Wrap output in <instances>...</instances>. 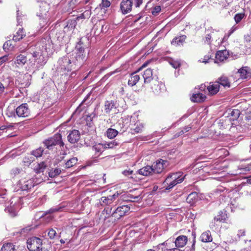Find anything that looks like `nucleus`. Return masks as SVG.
<instances>
[{"label":"nucleus","mask_w":251,"mask_h":251,"mask_svg":"<svg viewBox=\"0 0 251 251\" xmlns=\"http://www.w3.org/2000/svg\"><path fill=\"white\" fill-rule=\"evenodd\" d=\"M111 208L109 210H108V209H104V210L103 211V213H104V212H105L106 213L107 215H110L111 214Z\"/></svg>","instance_id":"nucleus-58"},{"label":"nucleus","mask_w":251,"mask_h":251,"mask_svg":"<svg viewBox=\"0 0 251 251\" xmlns=\"http://www.w3.org/2000/svg\"><path fill=\"white\" fill-rule=\"evenodd\" d=\"M8 60V55H4L1 57H0V65Z\"/></svg>","instance_id":"nucleus-50"},{"label":"nucleus","mask_w":251,"mask_h":251,"mask_svg":"<svg viewBox=\"0 0 251 251\" xmlns=\"http://www.w3.org/2000/svg\"><path fill=\"white\" fill-rule=\"evenodd\" d=\"M43 149L42 148H39L31 152V154L36 157H41L43 152Z\"/></svg>","instance_id":"nucleus-40"},{"label":"nucleus","mask_w":251,"mask_h":251,"mask_svg":"<svg viewBox=\"0 0 251 251\" xmlns=\"http://www.w3.org/2000/svg\"><path fill=\"white\" fill-rule=\"evenodd\" d=\"M111 3L108 0H102L101 3L100 4L99 7L100 8H107L110 6Z\"/></svg>","instance_id":"nucleus-42"},{"label":"nucleus","mask_w":251,"mask_h":251,"mask_svg":"<svg viewBox=\"0 0 251 251\" xmlns=\"http://www.w3.org/2000/svg\"><path fill=\"white\" fill-rule=\"evenodd\" d=\"M92 149L95 151L96 154L99 155L105 149L104 146H103V144L98 143L94 145L92 147Z\"/></svg>","instance_id":"nucleus-28"},{"label":"nucleus","mask_w":251,"mask_h":251,"mask_svg":"<svg viewBox=\"0 0 251 251\" xmlns=\"http://www.w3.org/2000/svg\"><path fill=\"white\" fill-rule=\"evenodd\" d=\"M86 99H87V98H85V99L83 100L81 102V103L79 104V106H78V107L77 108V109H76V110H77H77H79V111L80 112V111L82 110L81 109L79 110V109L80 108V107H81V105L83 104V103L86 101Z\"/></svg>","instance_id":"nucleus-57"},{"label":"nucleus","mask_w":251,"mask_h":251,"mask_svg":"<svg viewBox=\"0 0 251 251\" xmlns=\"http://www.w3.org/2000/svg\"><path fill=\"white\" fill-rule=\"evenodd\" d=\"M119 196V193L116 192L112 195H109L107 197H102L100 200V205L103 206L112 204Z\"/></svg>","instance_id":"nucleus-9"},{"label":"nucleus","mask_w":251,"mask_h":251,"mask_svg":"<svg viewBox=\"0 0 251 251\" xmlns=\"http://www.w3.org/2000/svg\"><path fill=\"white\" fill-rule=\"evenodd\" d=\"M166 251H181L179 249L177 248L167 249Z\"/></svg>","instance_id":"nucleus-64"},{"label":"nucleus","mask_w":251,"mask_h":251,"mask_svg":"<svg viewBox=\"0 0 251 251\" xmlns=\"http://www.w3.org/2000/svg\"><path fill=\"white\" fill-rule=\"evenodd\" d=\"M61 172V170L58 168L51 169L49 173V176L50 177H54L59 175Z\"/></svg>","instance_id":"nucleus-38"},{"label":"nucleus","mask_w":251,"mask_h":251,"mask_svg":"<svg viewBox=\"0 0 251 251\" xmlns=\"http://www.w3.org/2000/svg\"><path fill=\"white\" fill-rule=\"evenodd\" d=\"M133 2L131 0H122L120 3V9L123 14L129 13L132 9Z\"/></svg>","instance_id":"nucleus-10"},{"label":"nucleus","mask_w":251,"mask_h":251,"mask_svg":"<svg viewBox=\"0 0 251 251\" xmlns=\"http://www.w3.org/2000/svg\"><path fill=\"white\" fill-rule=\"evenodd\" d=\"M76 55L75 56L74 65L77 66V68H79L83 64L85 59V52L84 48L82 47L81 43H78L76 46Z\"/></svg>","instance_id":"nucleus-3"},{"label":"nucleus","mask_w":251,"mask_h":251,"mask_svg":"<svg viewBox=\"0 0 251 251\" xmlns=\"http://www.w3.org/2000/svg\"><path fill=\"white\" fill-rule=\"evenodd\" d=\"M169 63L170 65L175 69L179 68L181 65V63L179 60L171 59L169 61Z\"/></svg>","instance_id":"nucleus-41"},{"label":"nucleus","mask_w":251,"mask_h":251,"mask_svg":"<svg viewBox=\"0 0 251 251\" xmlns=\"http://www.w3.org/2000/svg\"><path fill=\"white\" fill-rule=\"evenodd\" d=\"M187 241L188 238L187 236L185 235H180L176 238L175 243L176 247L182 248L186 245Z\"/></svg>","instance_id":"nucleus-16"},{"label":"nucleus","mask_w":251,"mask_h":251,"mask_svg":"<svg viewBox=\"0 0 251 251\" xmlns=\"http://www.w3.org/2000/svg\"><path fill=\"white\" fill-rule=\"evenodd\" d=\"M6 114L9 117H15L16 116H17L16 113V109L12 111H10L9 109H8L7 111Z\"/></svg>","instance_id":"nucleus-48"},{"label":"nucleus","mask_w":251,"mask_h":251,"mask_svg":"<svg viewBox=\"0 0 251 251\" xmlns=\"http://www.w3.org/2000/svg\"><path fill=\"white\" fill-rule=\"evenodd\" d=\"M76 25V21L75 19L69 20L67 23L66 25L64 27L63 32L64 33H68L73 30Z\"/></svg>","instance_id":"nucleus-20"},{"label":"nucleus","mask_w":251,"mask_h":251,"mask_svg":"<svg viewBox=\"0 0 251 251\" xmlns=\"http://www.w3.org/2000/svg\"><path fill=\"white\" fill-rule=\"evenodd\" d=\"M152 75V70L151 69L149 68L146 69L142 75L144 79V83H148L151 82L153 79Z\"/></svg>","instance_id":"nucleus-21"},{"label":"nucleus","mask_w":251,"mask_h":251,"mask_svg":"<svg viewBox=\"0 0 251 251\" xmlns=\"http://www.w3.org/2000/svg\"><path fill=\"white\" fill-rule=\"evenodd\" d=\"M1 251H17L15 246L12 243L4 244L1 248Z\"/></svg>","instance_id":"nucleus-32"},{"label":"nucleus","mask_w":251,"mask_h":251,"mask_svg":"<svg viewBox=\"0 0 251 251\" xmlns=\"http://www.w3.org/2000/svg\"><path fill=\"white\" fill-rule=\"evenodd\" d=\"M245 17L244 13H238L234 16V20L236 24L239 23Z\"/></svg>","instance_id":"nucleus-43"},{"label":"nucleus","mask_w":251,"mask_h":251,"mask_svg":"<svg viewBox=\"0 0 251 251\" xmlns=\"http://www.w3.org/2000/svg\"><path fill=\"white\" fill-rule=\"evenodd\" d=\"M12 172L14 174H19L20 173V169L15 168L12 170Z\"/></svg>","instance_id":"nucleus-59"},{"label":"nucleus","mask_w":251,"mask_h":251,"mask_svg":"<svg viewBox=\"0 0 251 251\" xmlns=\"http://www.w3.org/2000/svg\"><path fill=\"white\" fill-rule=\"evenodd\" d=\"M139 174L143 176H147L153 173L152 167L146 166L138 171Z\"/></svg>","instance_id":"nucleus-26"},{"label":"nucleus","mask_w":251,"mask_h":251,"mask_svg":"<svg viewBox=\"0 0 251 251\" xmlns=\"http://www.w3.org/2000/svg\"><path fill=\"white\" fill-rule=\"evenodd\" d=\"M238 72L242 79H246L251 75V69L247 66L242 67L238 70Z\"/></svg>","instance_id":"nucleus-17"},{"label":"nucleus","mask_w":251,"mask_h":251,"mask_svg":"<svg viewBox=\"0 0 251 251\" xmlns=\"http://www.w3.org/2000/svg\"><path fill=\"white\" fill-rule=\"evenodd\" d=\"M205 95L200 92L193 94L192 97L191 98L192 101L196 102H203L205 100Z\"/></svg>","instance_id":"nucleus-22"},{"label":"nucleus","mask_w":251,"mask_h":251,"mask_svg":"<svg viewBox=\"0 0 251 251\" xmlns=\"http://www.w3.org/2000/svg\"><path fill=\"white\" fill-rule=\"evenodd\" d=\"M127 197L131 199L129 201L132 202H139L142 199L141 192L136 190H131L127 194Z\"/></svg>","instance_id":"nucleus-13"},{"label":"nucleus","mask_w":251,"mask_h":251,"mask_svg":"<svg viewBox=\"0 0 251 251\" xmlns=\"http://www.w3.org/2000/svg\"><path fill=\"white\" fill-rule=\"evenodd\" d=\"M118 133V131L113 128H109L106 131V135L108 138L113 139L115 137Z\"/></svg>","instance_id":"nucleus-34"},{"label":"nucleus","mask_w":251,"mask_h":251,"mask_svg":"<svg viewBox=\"0 0 251 251\" xmlns=\"http://www.w3.org/2000/svg\"><path fill=\"white\" fill-rule=\"evenodd\" d=\"M136 1V7H139L142 3V0H135Z\"/></svg>","instance_id":"nucleus-55"},{"label":"nucleus","mask_w":251,"mask_h":251,"mask_svg":"<svg viewBox=\"0 0 251 251\" xmlns=\"http://www.w3.org/2000/svg\"><path fill=\"white\" fill-rule=\"evenodd\" d=\"M219 85L218 83L215 82V83H213L209 86H208L207 88L209 93L210 95H215L217 94L219 91Z\"/></svg>","instance_id":"nucleus-25"},{"label":"nucleus","mask_w":251,"mask_h":251,"mask_svg":"<svg viewBox=\"0 0 251 251\" xmlns=\"http://www.w3.org/2000/svg\"><path fill=\"white\" fill-rule=\"evenodd\" d=\"M95 117V114L94 113L91 114L89 116H88L86 118L87 121H92L93 118Z\"/></svg>","instance_id":"nucleus-52"},{"label":"nucleus","mask_w":251,"mask_h":251,"mask_svg":"<svg viewBox=\"0 0 251 251\" xmlns=\"http://www.w3.org/2000/svg\"><path fill=\"white\" fill-rule=\"evenodd\" d=\"M179 173H174L170 174L168 176L163 183V185L164 187L165 188V190H170L177 184L181 183L183 181L184 178H179Z\"/></svg>","instance_id":"nucleus-2"},{"label":"nucleus","mask_w":251,"mask_h":251,"mask_svg":"<svg viewBox=\"0 0 251 251\" xmlns=\"http://www.w3.org/2000/svg\"><path fill=\"white\" fill-rule=\"evenodd\" d=\"M34 186L32 179H21L17 184V187L22 191H28Z\"/></svg>","instance_id":"nucleus-8"},{"label":"nucleus","mask_w":251,"mask_h":251,"mask_svg":"<svg viewBox=\"0 0 251 251\" xmlns=\"http://www.w3.org/2000/svg\"><path fill=\"white\" fill-rule=\"evenodd\" d=\"M167 161L160 159L156 162V164L152 166L153 173H161L164 168V165L166 166Z\"/></svg>","instance_id":"nucleus-15"},{"label":"nucleus","mask_w":251,"mask_h":251,"mask_svg":"<svg viewBox=\"0 0 251 251\" xmlns=\"http://www.w3.org/2000/svg\"><path fill=\"white\" fill-rule=\"evenodd\" d=\"M132 173V171H125L124 172V174L125 175V176H129L130 175H131Z\"/></svg>","instance_id":"nucleus-56"},{"label":"nucleus","mask_w":251,"mask_h":251,"mask_svg":"<svg viewBox=\"0 0 251 251\" xmlns=\"http://www.w3.org/2000/svg\"><path fill=\"white\" fill-rule=\"evenodd\" d=\"M62 209L61 207H55L50 208V210H49L48 211L46 212L45 213L43 214L42 216H41V218L44 217L45 215H46L48 214H51L57 211H60V210Z\"/></svg>","instance_id":"nucleus-39"},{"label":"nucleus","mask_w":251,"mask_h":251,"mask_svg":"<svg viewBox=\"0 0 251 251\" xmlns=\"http://www.w3.org/2000/svg\"><path fill=\"white\" fill-rule=\"evenodd\" d=\"M161 10V7L159 5L155 6L153 8L151 13L153 15H156Z\"/></svg>","instance_id":"nucleus-47"},{"label":"nucleus","mask_w":251,"mask_h":251,"mask_svg":"<svg viewBox=\"0 0 251 251\" xmlns=\"http://www.w3.org/2000/svg\"><path fill=\"white\" fill-rule=\"evenodd\" d=\"M27 247L30 251H36L42 246V240L36 237H32L27 240Z\"/></svg>","instance_id":"nucleus-5"},{"label":"nucleus","mask_w":251,"mask_h":251,"mask_svg":"<svg viewBox=\"0 0 251 251\" xmlns=\"http://www.w3.org/2000/svg\"><path fill=\"white\" fill-rule=\"evenodd\" d=\"M218 34L217 31L213 30L209 33H207L205 37L204 42L207 44H210L211 38H214L217 40V35Z\"/></svg>","instance_id":"nucleus-23"},{"label":"nucleus","mask_w":251,"mask_h":251,"mask_svg":"<svg viewBox=\"0 0 251 251\" xmlns=\"http://www.w3.org/2000/svg\"><path fill=\"white\" fill-rule=\"evenodd\" d=\"M36 251H49L47 249H46L44 247H42V246L39 249V250H37Z\"/></svg>","instance_id":"nucleus-62"},{"label":"nucleus","mask_w":251,"mask_h":251,"mask_svg":"<svg viewBox=\"0 0 251 251\" xmlns=\"http://www.w3.org/2000/svg\"><path fill=\"white\" fill-rule=\"evenodd\" d=\"M80 133L77 130L71 131L67 136L68 141L71 144L77 143L80 139Z\"/></svg>","instance_id":"nucleus-11"},{"label":"nucleus","mask_w":251,"mask_h":251,"mask_svg":"<svg viewBox=\"0 0 251 251\" xmlns=\"http://www.w3.org/2000/svg\"><path fill=\"white\" fill-rule=\"evenodd\" d=\"M74 60L72 61L68 57H63L60 58L59 61L60 68L62 70L67 71H71L73 70H76L77 66L74 65Z\"/></svg>","instance_id":"nucleus-4"},{"label":"nucleus","mask_w":251,"mask_h":251,"mask_svg":"<svg viewBox=\"0 0 251 251\" xmlns=\"http://www.w3.org/2000/svg\"><path fill=\"white\" fill-rule=\"evenodd\" d=\"M27 61L26 56L20 54L17 56L15 60V63L19 64V65H25Z\"/></svg>","instance_id":"nucleus-30"},{"label":"nucleus","mask_w":251,"mask_h":251,"mask_svg":"<svg viewBox=\"0 0 251 251\" xmlns=\"http://www.w3.org/2000/svg\"><path fill=\"white\" fill-rule=\"evenodd\" d=\"M226 218L225 216L218 215L214 218V222H219L220 223H223L225 222Z\"/></svg>","instance_id":"nucleus-45"},{"label":"nucleus","mask_w":251,"mask_h":251,"mask_svg":"<svg viewBox=\"0 0 251 251\" xmlns=\"http://www.w3.org/2000/svg\"><path fill=\"white\" fill-rule=\"evenodd\" d=\"M186 36L182 35L174 39L171 42V44L175 46L182 45L186 39Z\"/></svg>","instance_id":"nucleus-27"},{"label":"nucleus","mask_w":251,"mask_h":251,"mask_svg":"<svg viewBox=\"0 0 251 251\" xmlns=\"http://www.w3.org/2000/svg\"><path fill=\"white\" fill-rule=\"evenodd\" d=\"M217 83H219V85H221L224 87H230V82L227 78V77L226 76H222L220 78H219L216 81Z\"/></svg>","instance_id":"nucleus-29"},{"label":"nucleus","mask_w":251,"mask_h":251,"mask_svg":"<svg viewBox=\"0 0 251 251\" xmlns=\"http://www.w3.org/2000/svg\"><path fill=\"white\" fill-rule=\"evenodd\" d=\"M30 229H31V228L27 227L26 228H23L22 229V232H27L29 231H30Z\"/></svg>","instance_id":"nucleus-60"},{"label":"nucleus","mask_w":251,"mask_h":251,"mask_svg":"<svg viewBox=\"0 0 251 251\" xmlns=\"http://www.w3.org/2000/svg\"><path fill=\"white\" fill-rule=\"evenodd\" d=\"M39 166V172H43V170L45 169L46 165L44 162L38 164Z\"/></svg>","instance_id":"nucleus-49"},{"label":"nucleus","mask_w":251,"mask_h":251,"mask_svg":"<svg viewBox=\"0 0 251 251\" xmlns=\"http://www.w3.org/2000/svg\"><path fill=\"white\" fill-rule=\"evenodd\" d=\"M228 52L227 50H219L217 51L216 54L215 62L218 63L219 62H223L228 58Z\"/></svg>","instance_id":"nucleus-14"},{"label":"nucleus","mask_w":251,"mask_h":251,"mask_svg":"<svg viewBox=\"0 0 251 251\" xmlns=\"http://www.w3.org/2000/svg\"><path fill=\"white\" fill-rule=\"evenodd\" d=\"M48 235L50 239H54L56 236V232L53 228H51L48 232Z\"/></svg>","instance_id":"nucleus-46"},{"label":"nucleus","mask_w":251,"mask_h":251,"mask_svg":"<svg viewBox=\"0 0 251 251\" xmlns=\"http://www.w3.org/2000/svg\"><path fill=\"white\" fill-rule=\"evenodd\" d=\"M119 143L116 140H113L112 141L109 142H105L103 144V146H104L105 149H112L114 147L118 146Z\"/></svg>","instance_id":"nucleus-37"},{"label":"nucleus","mask_w":251,"mask_h":251,"mask_svg":"<svg viewBox=\"0 0 251 251\" xmlns=\"http://www.w3.org/2000/svg\"><path fill=\"white\" fill-rule=\"evenodd\" d=\"M245 230L244 229H241L238 230L237 235L239 237L244 236L245 235Z\"/></svg>","instance_id":"nucleus-51"},{"label":"nucleus","mask_w":251,"mask_h":251,"mask_svg":"<svg viewBox=\"0 0 251 251\" xmlns=\"http://www.w3.org/2000/svg\"><path fill=\"white\" fill-rule=\"evenodd\" d=\"M198 199V194L196 192H192L186 198V201L188 203L193 204Z\"/></svg>","instance_id":"nucleus-31"},{"label":"nucleus","mask_w":251,"mask_h":251,"mask_svg":"<svg viewBox=\"0 0 251 251\" xmlns=\"http://www.w3.org/2000/svg\"><path fill=\"white\" fill-rule=\"evenodd\" d=\"M64 37V35H63L62 37H60V36H57V40L61 42V43H63V38Z\"/></svg>","instance_id":"nucleus-61"},{"label":"nucleus","mask_w":251,"mask_h":251,"mask_svg":"<svg viewBox=\"0 0 251 251\" xmlns=\"http://www.w3.org/2000/svg\"><path fill=\"white\" fill-rule=\"evenodd\" d=\"M130 209V207L129 206L123 205L117 207L116 209L112 213L111 216L115 217L116 219H119L127 213Z\"/></svg>","instance_id":"nucleus-7"},{"label":"nucleus","mask_w":251,"mask_h":251,"mask_svg":"<svg viewBox=\"0 0 251 251\" xmlns=\"http://www.w3.org/2000/svg\"><path fill=\"white\" fill-rule=\"evenodd\" d=\"M138 72L132 73L128 80V84L131 86L135 85L140 79V76L137 74Z\"/></svg>","instance_id":"nucleus-18"},{"label":"nucleus","mask_w":251,"mask_h":251,"mask_svg":"<svg viewBox=\"0 0 251 251\" xmlns=\"http://www.w3.org/2000/svg\"><path fill=\"white\" fill-rule=\"evenodd\" d=\"M236 29V27L233 26L230 30L229 35H230L231 34H232Z\"/></svg>","instance_id":"nucleus-63"},{"label":"nucleus","mask_w":251,"mask_h":251,"mask_svg":"<svg viewBox=\"0 0 251 251\" xmlns=\"http://www.w3.org/2000/svg\"><path fill=\"white\" fill-rule=\"evenodd\" d=\"M4 89L5 87L3 85L1 82H0V94H1L3 93Z\"/></svg>","instance_id":"nucleus-54"},{"label":"nucleus","mask_w":251,"mask_h":251,"mask_svg":"<svg viewBox=\"0 0 251 251\" xmlns=\"http://www.w3.org/2000/svg\"><path fill=\"white\" fill-rule=\"evenodd\" d=\"M25 36V34L24 33L23 29L20 28L17 32L16 34L14 35L13 40L16 42L19 41L21 39H22Z\"/></svg>","instance_id":"nucleus-33"},{"label":"nucleus","mask_w":251,"mask_h":251,"mask_svg":"<svg viewBox=\"0 0 251 251\" xmlns=\"http://www.w3.org/2000/svg\"><path fill=\"white\" fill-rule=\"evenodd\" d=\"M240 111L238 109H233L230 113H229L230 115L229 120L231 122V128H232L237 126V120L240 115Z\"/></svg>","instance_id":"nucleus-12"},{"label":"nucleus","mask_w":251,"mask_h":251,"mask_svg":"<svg viewBox=\"0 0 251 251\" xmlns=\"http://www.w3.org/2000/svg\"><path fill=\"white\" fill-rule=\"evenodd\" d=\"M77 161V159L76 157H73L70 159L65 163V168H70L74 166L76 164Z\"/></svg>","instance_id":"nucleus-36"},{"label":"nucleus","mask_w":251,"mask_h":251,"mask_svg":"<svg viewBox=\"0 0 251 251\" xmlns=\"http://www.w3.org/2000/svg\"><path fill=\"white\" fill-rule=\"evenodd\" d=\"M133 130L135 133H139L141 131L142 128L139 126H136Z\"/></svg>","instance_id":"nucleus-53"},{"label":"nucleus","mask_w":251,"mask_h":251,"mask_svg":"<svg viewBox=\"0 0 251 251\" xmlns=\"http://www.w3.org/2000/svg\"><path fill=\"white\" fill-rule=\"evenodd\" d=\"M14 46L12 44V41L8 40L5 42L3 45V49L5 51L13 50Z\"/></svg>","instance_id":"nucleus-35"},{"label":"nucleus","mask_w":251,"mask_h":251,"mask_svg":"<svg viewBox=\"0 0 251 251\" xmlns=\"http://www.w3.org/2000/svg\"><path fill=\"white\" fill-rule=\"evenodd\" d=\"M116 103L113 100L106 101L104 104V111L105 113H108L113 109H116Z\"/></svg>","instance_id":"nucleus-24"},{"label":"nucleus","mask_w":251,"mask_h":251,"mask_svg":"<svg viewBox=\"0 0 251 251\" xmlns=\"http://www.w3.org/2000/svg\"><path fill=\"white\" fill-rule=\"evenodd\" d=\"M16 113L19 117H27L30 115V110L27 103H23L16 109Z\"/></svg>","instance_id":"nucleus-6"},{"label":"nucleus","mask_w":251,"mask_h":251,"mask_svg":"<svg viewBox=\"0 0 251 251\" xmlns=\"http://www.w3.org/2000/svg\"><path fill=\"white\" fill-rule=\"evenodd\" d=\"M44 144L49 150H53L54 146L57 145H59L62 150L64 147V143L62 140V136L59 133L55 134L52 137L45 140Z\"/></svg>","instance_id":"nucleus-1"},{"label":"nucleus","mask_w":251,"mask_h":251,"mask_svg":"<svg viewBox=\"0 0 251 251\" xmlns=\"http://www.w3.org/2000/svg\"><path fill=\"white\" fill-rule=\"evenodd\" d=\"M200 239V240L203 243H209L212 242L213 238L210 231L207 230L202 233Z\"/></svg>","instance_id":"nucleus-19"},{"label":"nucleus","mask_w":251,"mask_h":251,"mask_svg":"<svg viewBox=\"0 0 251 251\" xmlns=\"http://www.w3.org/2000/svg\"><path fill=\"white\" fill-rule=\"evenodd\" d=\"M191 128V126H186L183 128V129L181 130L179 132L177 133L176 136L178 137L179 136L183 134L184 133L188 132Z\"/></svg>","instance_id":"nucleus-44"}]
</instances>
